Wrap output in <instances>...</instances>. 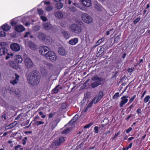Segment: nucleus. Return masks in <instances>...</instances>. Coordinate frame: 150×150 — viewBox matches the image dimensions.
Returning <instances> with one entry per match:
<instances>
[{"instance_id": "nucleus-5", "label": "nucleus", "mask_w": 150, "mask_h": 150, "mask_svg": "<svg viewBox=\"0 0 150 150\" xmlns=\"http://www.w3.org/2000/svg\"><path fill=\"white\" fill-rule=\"evenodd\" d=\"M45 58L50 61L54 62L56 60L57 56L53 52L50 51L46 53Z\"/></svg>"}, {"instance_id": "nucleus-27", "label": "nucleus", "mask_w": 150, "mask_h": 150, "mask_svg": "<svg viewBox=\"0 0 150 150\" xmlns=\"http://www.w3.org/2000/svg\"><path fill=\"white\" fill-rule=\"evenodd\" d=\"M95 8L98 11H100L101 10L102 6L99 4L97 3L95 6Z\"/></svg>"}, {"instance_id": "nucleus-21", "label": "nucleus", "mask_w": 150, "mask_h": 150, "mask_svg": "<svg viewBox=\"0 0 150 150\" xmlns=\"http://www.w3.org/2000/svg\"><path fill=\"white\" fill-rule=\"evenodd\" d=\"M59 54L62 55H64L65 54V50L62 47L59 48L58 50Z\"/></svg>"}, {"instance_id": "nucleus-52", "label": "nucleus", "mask_w": 150, "mask_h": 150, "mask_svg": "<svg viewBox=\"0 0 150 150\" xmlns=\"http://www.w3.org/2000/svg\"><path fill=\"white\" fill-rule=\"evenodd\" d=\"M136 97V95H134L132 97H131L129 99V102L130 103L131 102H133Z\"/></svg>"}, {"instance_id": "nucleus-26", "label": "nucleus", "mask_w": 150, "mask_h": 150, "mask_svg": "<svg viewBox=\"0 0 150 150\" xmlns=\"http://www.w3.org/2000/svg\"><path fill=\"white\" fill-rule=\"evenodd\" d=\"M56 121L57 120H56L55 121L52 123V124L51 126V128L52 130L54 129L55 127L57 126V124L59 122L60 120H59L58 122H56L55 121Z\"/></svg>"}, {"instance_id": "nucleus-4", "label": "nucleus", "mask_w": 150, "mask_h": 150, "mask_svg": "<svg viewBox=\"0 0 150 150\" xmlns=\"http://www.w3.org/2000/svg\"><path fill=\"white\" fill-rule=\"evenodd\" d=\"M13 55L12 53L10 54L7 48L6 47L1 48H0V56L5 57L6 60L8 59L9 58Z\"/></svg>"}, {"instance_id": "nucleus-29", "label": "nucleus", "mask_w": 150, "mask_h": 150, "mask_svg": "<svg viewBox=\"0 0 150 150\" xmlns=\"http://www.w3.org/2000/svg\"><path fill=\"white\" fill-rule=\"evenodd\" d=\"M79 115L77 114L71 120L70 122H76L79 118Z\"/></svg>"}, {"instance_id": "nucleus-19", "label": "nucleus", "mask_w": 150, "mask_h": 150, "mask_svg": "<svg viewBox=\"0 0 150 150\" xmlns=\"http://www.w3.org/2000/svg\"><path fill=\"white\" fill-rule=\"evenodd\" d=\"M1 27L3 31H7L11 29V27L9 25L5 23L1 26Z\"/></svg>"}, {"instance_id": "nucleus-46", "label": "nucleus", "mask_w": 150, "mask_h": 150, "mask_svg": "<svg viewBox=\"0 0 150 150\" xmlns=\"http://www.w3.org/2000/svg\"><path fill=\"white\" fill-rule=\"evenodd\" d=\"M140 18L139 17H137L136 19H135L134 22L133 23L134 25H136L137 23L139 22L140 20Z\"/></svg>"}, {"instance_id": "nucleus-50", "label": "nucleus", "mask_w": 150, "mask_h": 150, "mask_svg": "<svg viewBox=\"0 0 150 150\" xmlns=\"http://www.w3.org/2000/svg\"><path fill=\"white\" fill-rule=\"evenodd\" d=\"M27 139V137H25L24 139H23L22 141L23 142L22 144L23 145H25L26 143V141Z\"/></svg>"}, {"instance_id": "nucleus-24", "label": "nucleus", "mask_w": 150, "mask_h": 150, "mask_svg": "<svg viewBox=\"0 0 150 150\" xmlns=\"http://www.w3.org/2000/svg\"><path fill=\"white\" fill-rule=\"evenodd\" d=\"M28 45L31 49L35 50L36 48L35 45L33 42L29 41L28 42Z\"/></svg>"}, {"instance_id": "nucleus-17", "label": "nucleus", "mask_w": 150, "mask_h": 150, "mask_svg": "<svg viewBox=\"0 0 150 150\" xmlns=\"http://www.w3.org/2000/svg\"><path fill=\"white\" fill-rule=\"evenodd\" d=\"M15 61L18 63L20 64L22 63L23 59L20 55H17L15 56Z\"/></svg>"}, {"instance_id": "nucleus-51", "label": "nucleus", "mask_w": 150, "mask_h": 150, "mask_svg": "<svg viewBox=\"0 0 150 150\" xmlns=\"http://www.w3.org/2000/svg\"><path fill=\"white\" fill-rule=\"evenodd\" d=\"M20 92L19 90L17 89V90H15L14 94L16 96H18Z\"/></svg>"}, {"instance_id": "nucleus-34", "label": "nucleus", "mask_w": 150, "mask_h": 150, "mask_svg": "<svg viewBox=\"0 0 150 150\" xmlns=\"http://www.w3.org/2000/svg\"><path fill=\"white\" fill-rule=\"evenodd\" d=\"M21 146L20 145H18L15 146L14 149L15 150H23V148L21 147Z\"/></svg>"}, {"instance_id": "nucleus-11", "label": "nucleus", "mask_w": 150, "mask_h": 150, "mask_svg": "<svg viewBox=\"0 0 150 150\" xmlns=\"http://www.w3.org/2000/svg\"><path fill=\"white\" fill-rule=\"evenodd\" d=\"M42 26L46 30H52L53 29V27L50 23H45L42 24Z\"/></svg>"}, {"instance_id": "nucleus-12", "label": "nucleus", "mask_w": 150, "mask_h": 150, "mask_svg": "<svg viewBox=\"0 0 150 150\" xmlns=\"http://www.w3.org/2000/svg\"><path fill=\"white\" fill-rule=\"evenodd\" d=\"M14 29L18 32L20 33L24 31L25 30V28L22 25H15Z\"/></svg>"}, {"instance_id": "nucleus-15", "label": "nucleus", "mask_w": 150, "mask_h": 150, "mask_svg": "<svg viewBox=\"0 0 150 150\" xmlns=\"http://www.w3.org/2000/svg\"><path fill=\"white\" fill-rule=\"evenodd\" d=\"M9 65L11 67L15 69H17L18 68V64L16 61H11L9 62Z\"/></svg>"}, {"instance_id": "nucleus-14", "label": "nucleus", "mask_w": 150, "mask_h": 150, "mask_svg": "<svg viewBox=\"0 0 150 150\" xmlns=\"http://www.w3.org/2000/svg\"><path fill=\"white\" fill-rule=\"evenodd\" d=\"M15 79L10 81V83L13 85L18 83V81L19 80V79L20 77L16 73L15 74Z\"/></svg>"}, {"instance_id": "nucleus-54", "label": "nucleus", "mask_w": 150, "mask_h": 150, "mask_svg": "<svg viewBox=\"0 0 150 150\" xmlns=\"http://www.w3.org/2000/svg\"><path fill=\"white\" fill-rule=\"evenodd\" d=\"M132 130V128L131 127H129L128 129L126 130V132L127 133L129 132Z\"/></svg>"}, {"instance_id": "nucleus-2", "label": "nucleus", "mask_w": 150, "mask_h": 150, "mask_svg": "<svg viewBox=\"0 0 150 150\" xmlns=\"http://www.w3.org/2000/svg\"><path fill=\"white\" fill-rule=\"evenodd\" d=\"M91 80L94 82L91 84V86L92 88H94L99 86L104 83L105 79L99 77L97 75H95L91 79Z\"/></svg>"}, {"instance_id": "nucleus-30", "label": "nucleus", "mask_w": 150, "mask_h": 150, "mask_svg": "<svg viewBox=\"0 0 150 150\" xmlns=\"http://www.w3.org/2000/svg\"><path fill=\"white\" fill-rule=\"evenodd\" d=\"M134 103H133L129 107H128L126 111L127 113H129L131 110L132 108L134 106H135Z\"/></svg>"}, {"instance_id": "nucleus-20", "label": "nucleus", "mask_w": 150, "mask_h": 150, "mask_svg": "<svg viewBox=\"0 0 150 150\" xmlns=\"http://www.w3.org/2000/svg\"><path fill=\"white\" fill-rule=\"evenodd\" d=\"M45 38V40H44L43 41L45 43L47 44H50L51 41L50 37L49 36H46Z\"/></svg>"}, {"instance_id": "nucleus-49", "label": "nucleus", "mask_w": 150, "mask_h": 150, "mask_svg": "<svg viewBox=\"0 0 150 150\" xmlns=\"http://www.w3.org/2000/svg\"><path fill=\"white\" fill-rule=\"evenodd\" d=\"M119 96V93L118 92L116 93L114 95L113 98L115 99H116Z\"/></svg>"}, {"instance_id": "nucleus-36", "label": "nucleus", "mask_w": 150, "mask_h": 150, "mask_svg": "<svg viewBox=\"0 0 150 150\" xmlns=\"http://www.w3.org/2000/svg\"><path fill=\"white\" fill-rule=\"evenodd\" d=\"M120 35H117L114 39V43H117L118 41L120 39Z\"/></svg>"}, {"instance_id": "nucleus-38", "label": "nucleus", "mask_w": 150, "mask_h": 150, "mask_svg": "<svg viewBox=\"0 0 150 150\" xmlns=\"http://www.w3.org/2000/svg\"><path fill=\"white\" fill-rule=\"evenodd\" d=\"M93 122H90L89 124H88L84 127V129H86L89 128L93 124Z\"/></svg>"}, {"instance_id": "nucleus-25", "label": "nucleus", "mask_w": 150, "mask_h": 150, "mask_svg": "<svg viewBox=\"0 0 150 150\" xmlns=\"http://www.w3.org/2000/svg\"><path fill=\"white\" fill-rule=\"evenodd\" d=\"M46 36V35L44 33H42L39 35L38 38L40 40H42L43 41L44 40H45V38Z\"/></svg>"}, {"instance_id": "nucleus-3", "label": "nucleus", "mask_w": 150, "mask_h": 150, "mask_svg": "<svg viewBox=\"0 0 150 150\" xmlns=\"http://www.w3.org/2000/svg\"><path fill=\"white\" fill-rule=\"evenodd\" d=\"M83 26V23L81 21L77 23H73L71 25V30L75 33L79 34L82 31Z\"/></svg>"}, {"instance_id": "nucleus-33", "label": "nucleus", "mask_w": 150, "mask_h": 150, "mask_svg": "<svg viewBox=\"0 0 150 150\" xmlns=\"http://www.w3.org/2000/svg\"><path fill=\"white\" fill-rule=\"evenodd\" d=\"M45 9L47 11H50L53 9V7L52 6H49L46 7Z\"/></svg>"}, {"instance_id": "nucleus-1", "label": "nucleus", "mask_w": 150, "mask_h": 150, "mask_svg": "<svg viewBox=\"0 0 150 150\" xmlns=\"http://www.w3.org/2000/svg\"><path fill=\"white\" fill-rule=\"evenodd\" d=\"M28 82L30 85L32 86L37 85L40 83V76L32 71L30 75L28 77Z\"/></svg>"}, {"instance_id": "nucleus-57", "label": "nucleus", "mask_w": 150, "mask_h": 150, "mask_svg": "<svg viewBox=\"0 0 150 150\" xmlns=\"http://www.w3.org/2000/svg\"><path fill=\"white\" fill-rule=\"evenodd\" d=\"M54 113H50L49 114V115H48V117H49V119H50V118H52L53 115H54Z\"/></svg>"}, {"instance_id": "nucleus-9", "label": "nucleus", "mask_w": 150, "mask_h": 150, "mask_svg": "<svg viewBox=\"0 0 150 150\" xmlns=\"http://www.w3.org/2000/svg\"><path fill=\"white\" fill-rule=\"evenodd\" d=\"M49 50V48L46 46H43L40 49V53L42 56H45L47 52Z\"/></svg>"}, {"instance_id": "nucleus-44", "label": "nucleus", "mask_w": 150, "mask_h": 150, "mask_svg": "<svg viewBox=\"0 0 150 150\" xmlns=\"http://www.w3.org/2000/svg\"><path fill=\"white\" fill-rule=\"evenodd\" d=\"M38 14L40 16H42L43 14L44 11L42 9H38Z\"/></svg>"}, {"instance_id": "nucleus-39", "label": "nucleus", "mask_w": 150, "mask_h": 150, "mask_svg": "<svg viewBox=\"0 0 150 150\" xmlns=\"http://www.w3.org/2000/svg\"><path fill=\"white\" fill-rule=\"evenodd\" d=\"M4 31H0V37H2L6 36V33Z\"/></svg>"}, {"instance_id": "nucleus-32", "label": "nucleus", "mask_w": 150, "mask_h": 150, "mask_svg": "<svg viewBox=\"0 0 150 150\" xmlns=\"http://www.w3.org/2000/svg\"><path fill=\"white\" fill-rule=\"evenodd\" d=\"M103 92L102 91H100L98 93V96L97 97V98L100 100L101 99V98L103 97Z\"/></svg>"}, {"instance_id": "nucleus-41", "label": "nucleus", "mask_w": 150, "mask_h": 150, "mask_svg": "<svg viewBox=\"0 0 150 150\" xmlns=\"http://www.w3.org/2000/svg\"><path fill=\"white\" fill-rule=\"evenodd\" d=\"M120 133V131H119L117 133H115L114 136L112 137V140H114Z\"/></svg>"}, {"instance_id": "nucleus-22", "label": "nucleus", "mask_w": 150, "mask_h": 150, "mask_svg": "<svg viewBox=\"0 0 150 150\" xmlns=\"http://www.w3.org/2000/svg\"><path fill=\"white\" fill-rule=\"evenodd\" d=\"M62 33L64 37L66 39H69L70 37V34L67 31H64Z\"/></svg>"}, {"instance_id": "nucleus-61", "label": "nucleus", "mask_w": 150, "mask_h": 150, "mask_svg": "<svg viewBox=\"0 0 150 150\" xmlns=\"http://www.w3.org/2000/svg\"><path fill=\"white\" fill-rule=\"evenodd\" d=\"M146 90H145L144 92L143 93L141 96V98L142 99L144 97V96L145 95V94H146Z\"/></svg>"}, {"instance_id": "nucleus-56", "label": "nucleus", "mask_w": 150, "mask_h": 150, "mask_svg": "<svg viewBox=\"0 0 150 150\" xmlns=\"http://www.w3.org/2000/svg\"><path fill=\"white\" fill-rule=\"evenodd\" d=\"M136 112L138 115H139L141 112V109L139 108L137 110Z\"/></svg>"}, {"instance_id": "nucleus-10", "label": "nucleus", "mask_w": 150, "mask_h": 150, "mask_svg": "<svg viewBox=\"0 0 150 150\" xmlns=\"http://www.w3.org/2000/svg\"><path fill=\"white\" fill-rule=\"evenodd\" d=\"M10 48L12 50L15 52L19 51L21 49L20 45L16 43L12 44L10 45Z\"/></svg>"}, {"instance_id": "nucleus-18", "label": "nucleus", "mask_w": 150, "mask_h": 150, "mask_svg": "<svg viewBox=\"0 0 150 150\" xmlns=\"http://www.w3.org/2000/svg\"><path fill=\"white\" fill-rule=\"evenodd\" d=\"M78 41L79 39L78 38H74L70 40L69 41V43L72 45H74L78 42Z\"/></svg>"}, {"instance_id": "nucleus-28", "label": "nucleus", "mask_w": 150, "mask_h": 150, "mask_svg": "<svg viewBox=\"0 0 150 150\" xmlns=\"http://www.w3.org/2000/svg\"><path fill=\"white\" fill-rule=\"evenodd\" d=\"M104 48L103 47H101L100 48L98 53V54H99V56L100 55L102 56L104 54Z\"/></svg>"}, {"instance_id": "nucleus-58", "label": "nucleus", "mask_w": 150, "mask_h": 150, "mask_svg": "<svg viewBox=\"0 0 150 150\" xmlns=\"http://www.w3.org/2000/svg\"><path fill=\"white\" fill-rule=\"evenodd\" d=\"M30 33L28 32H26L25 35H24V37L25 38H26L28 37V35H30Z\"/></svg>"}, {"instance_id": "nucleus-47", "label": "nucleus", "mask_w": 150, "mask_h": 150, "mask_svg": "<svg viewBox=\"0 0 150 150\" xmlns=\"http://www.w3.org/2000/svg\"><path fill=\"white\" fill-rule=\"evenodd\" d=\"M94 132L95 133L97 134L99 132V129L98 127V126H95L94 127Z\"/></svg>"}, {"instance_id": "nucleus-40", "label": "nucleus", "mask_w": 150, "mask_h": 150, "mask_svg": "<svg viewBox=\"0 0 150 150\" xmlns=\"http://www.w3.org/2000/svg\"><path fill=\"white\" fill-rule=\"evenodd\" d=\"M67 107V104L66 103H63L61 104V108L62 109H64Z\"/></svg>"}, {"instance_id": "nucleus-42", "label": "nucleus", "mask_w": 150, "mask_h": 150, "mask_svg": "<svg viewBox=\"0 0 150 150\" xmlns=\"http://www.w3.org/2000/svg\"><path fill=\"white\" fill-rule=\"evenodd\" d=\"M70 131V129L69 128H67L64 129L63 131V133L64 134H67Z\"/></svg>"}, {"instance_id": "nucleus-31", "label": "nucleus", "mask_w": 150, "mask_h": 150, "mask_svg": "<svg viewBox=\"0 0 150 150\" xmlns=\"http://www.w3.org/2000/svg\"><path fill=\"white\" fill-rule=\"evenodd\" d=\"M0 46H1V48H6L7 44L6 42H0Z\"/></svg>"}, {"instance_id": "nucleus-13", "label": "nucleus", "mask_w": 150, "mask_h": 150, "mask_svg": "<svg viewBox=\"0 0 150 150\" xmlns=\"http://www.w3.org/2000/svg\"><path fill=\"white\" fill-rule=\"evenodd\" d=\"M121 99L122 100L120 103L119 106L120 108H122L124 105L127 102L128 99L126 98V97L125 96H122Z\"/></svg>"}, {"instance_id": "nucleus-48", "label": "nucleus", "mask_w": 150, "mask_h": 150, "mask_svg": "<svg viewBox=\"0 0 150 150\" xmlns=\"http://www.w3.org/2000/svg\"><path fill=\"white\" fill-rule=\"evenodd\" d=\"M44 123V122L42 121H37L36 122V125L38 126L40 125H41L43 124Z\"/></svg>"}, {"instance_id": "nucleus-45", "label": "nucleus", "mask_w": 150, "mask_h": 150, "mask_svg": "<svg viewBox=\"0 0 150 150\" xmlns=\"http://www.w3.org/2000/svg\"><path fill=\"white\" fill-rule=\"evenodd\" d=\"M40 18L44 22H45L47 21V17L44 16H40Z\"/></svg>"}, {"instance_id": "nucleus-64", "label": "nucleus", "mask_w": 150, "mask_h": 150, "mask_svg": "<svg viewBox=\"0 0 150 150\" xmlns=\"http://www.w3.org/2000/svg\"><path fill=\"white\" fill-rule=\"evenodd\" d=\"M134 137H129L128 139V140L129 142H130V141H131L132 140V139H134Z\"/></svg>"}, {"instance_id": "nucleus-62", "label": "nucleus", "mask_w": 150, "mask_h": 150, "mask_svg": "<svg viewBox=\"0 0 150 150\" xmlns=\"http://www.w3.org/2000/svg\"><path fill=\"white\" fill-rule=\"evenodd\" d=\"M132 116V114L130 115H129L127 118H126V120L127 121H128L130 118Z\"/></svg>"}, {"instance_id": "nucleus-37", "label": "nucleus", "mask_w": 150, "mask_h": 150, "mask_svg": "<svg viewBox=\"0 0 150 150\" xmlns=\"http://www.w3.org/2000/svg\"><path fill=\"white\" fill-rule=\"evenodd\" d=\"M59 86V85H57L53 90V92L54 93H57L58 92L59 89L57 88Z\"/></svg>"}, {"instance_id": "nucleus-55", "label": "nucleus", "mask_w": 150, "mask_h": 150, "mask_svg": "<svg viewBox=\"0 0 150 150\" xmlns=\"http://www.w3.org/2000/svg\"><path fill=\"white\" fill-rule=\"evenodd\" d=\"M14 92L15 91L13 89H10L9 90V92L11 95L14 94Z\"/></svg>"}, {"instance_id": "nucleus-23", "label": "nucleus", "mask_w": 150, "mask_h": 150, "mask_svg": "<svg viewBox=\"0 0 150 150\" xmlns=\"http://www.w3.org/2000/svg\"><path fill=\"white\" fill-rule=\"evenodd\" d=\"M63 7V4L62 3L59 2L57 3L55 5V8L58 9H60Z\"/></svg>"}, {"instance_id": "nucleus-6", "label": "nucleus", "mask_w": 150, "mask_h": 150, "mask_svg": "<svg viewBox=\"0 0 150 150\" xmlns=\"http://www.w3.org/2000/svg\"><path fill=\"white\" fill-rule=\"evenodd\" d=\"M65 140L64 137H60L59 138L57 139L51 144V146L53 148H55V146L59 145L60 144L63 142Z\"/></svg>"}, {"instance_id": "nucleus-7", "label": "nucleus", "mask_w": 150, "mask_h": 150, "mask_svg": "<svg viewBox=\"0 0 150 150\" xmlns=\"http://www.w3.org/2000/svg\"><path fill=\"white\" fill-rule=\"evenodd\" d=\"M82 19L84 22L88 23H91L93 21L91 17L86 13L82 14Z\"/></svg>"}, {"instance_id": "nucleus-59", "label": "nucleus", "mask_w": 150, "mask_h": 150, "mask_svg": "<svg viewBox=\"0 0 150 150\" xmlns=\"http://www.w3.org/2000/svg\"><path fill=\"white\" fill-rule=\"evenodd\" d=\"M93 102H92V101L91 102H90L88 105H87V107H88L90 108V107H91L92 106V105H93Z\"/></svg>"}, {"instance_id": "nucleus-63", "label": "nucleus", "mask_w": 150, "mask_h": 150, "mask_svg": "<svg viewBox=\"0 0 150 150\" xmlns=\"http://www.w3.org/2000/svg\"><path fill=\"white\" fill-rule=\"evenodd\" d=\"M102 39H100L97 42V43H98V45H99L102 42Z\"/></svg>"}, {"instance_id": "nucleus-43", "label": "nucleus", "mask_w": 150, "mask_h": 150, "mask_svg": "<svg viewBox=\"0 0 150 150\" xmlns=\"http://www.w3.org/2000/svg\"><path fill=\"white\" fill-rule=\"evenodd\" d=\"M100 100H99V99L97 97L94 98L92 100V102H93V103H96L98 101H99Z\"/></svg>"}, {"instance_id": "nucleus-16", "label": "nucleus", "mask_w": 150, "mask_h": 150, "mask_svg": "<svg viewBox=\"0 0 150 150\" xmlns=\"http://www.w3.org/2000/svg\"><path fill=\"white\" fill-rule=\"evenodd\" d=\"M54 14L56 18H61L63 17L62 13L59 11L55 12Z\"/></svg>"}, {"instance_id": "nucleus-53", "label": "nucleus", "mask_w": 150, "mask_h": 150, "mask_svg": "<svg viewBox=\"0 0 150 150\" xmlns=\"http://www.w3.org/2000/svg\"><path fill=\"white\" fill-rule=\"evenodd\" d=\"M35 30L36 31H38L40 29V27L38 25H36L34 26Z\"/></svg>"}, {"instance_id": "nucleus-8", "label": "nucleus", "mask_w": 150, "mask_h": 150, "mask_svg": "<svg viewBox=\"0 0 150 150\" xmlns=\"http://www.w3.org/2000/svg\"><path fill=\"white\" fill-rule=\"evenodd\" d=\"M25 66L28 69L31 68L33 66V63L29 58H26L24 60Z\"/></svg>"}, {"instance_id": "nucleus-60", "label": "nucleus", "mask_w": 150, "mask_h": 150, "mask_svg": "<svg viewBox=\"0 0 150 150\" xmlns=\"http://www.w3.org/2000/svg\"><path fill=\"white\" fill-rule=\"evenodd\" d=\"M84 36H85V38L86 39H87L88 38L89 35L88 34V32H86Z\"/></svg>"}, {"instance_id": "nucleus-35", "label": "nucleus", "mask_w": 150, "mask_h": 150, "mask_svg": "<svg viewBox=\"0 0 150 150\" xmlns=\"http://www.w3.org/2000/svg\"><path fill=\"white\" fill-rule=\"evenodd\" d=\"M150 99V96L149 95L146 96L144 99V102L145 103H147Z\"/></svg>"}]
</instances>
